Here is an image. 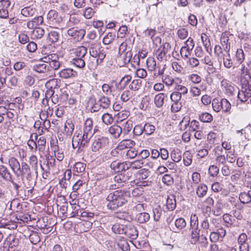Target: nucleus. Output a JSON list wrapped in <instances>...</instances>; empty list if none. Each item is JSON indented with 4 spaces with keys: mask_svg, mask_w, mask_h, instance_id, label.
<instances>
[{
    "mask_svg": "<svg viewBox=\"0 0 251 251\" xmlns=\"http://www.w3.org/2000/svg\"><path fill=\"white\" fill-rule=\"evenodd\" d=\"M162 209L160 206L153 209V213L154 221H158L159 220L162 214Z\"/></svg>",
    "mask_w": 251,
    "mask_h": 251,
    "instance_id": "obj_57",
    "label": "nucleus"
},
{
    "mask_svg": "<svg viewBox=\"0 0 251 251\" xmlns=\"http://www.w3.org/2000/svg\"><path fill=\"white\" fill-rule=\"evenodd\" d=\"M49 66L44 62H40L33 66V70L37 72L44 73L49 70Z\"/></svg>",
    "mask_w": 251,
    "mask_h": 251,
    "instance_id": "obj_23",
    "label": "nucleus"
},
{
    "mask_svg": "<svg viewBox=\"0 0 251 251\" xmlns=\"http://www.w3.org/2000/svg\"><path fill=\"white\" fill-rule=\"evenodd\" d=\"M61 98L60 100L65 104H69V105L74 104L76 101V99L73 96V95H60Z\"/></svg>",
    "mask_w": 251,
    "mask_h": 251,
    "instance_id": "obj_29",
    "label": "nucleus"
},
{
    "mask_svg": "<svg viewBox=\"0 0 251 251\" xmlns=\"http://www.w3.org/2000/svg\"><path fill=\"white\" fill-rule=\"evenodd\" d=\"M122 133L126 134L130 132L132 128L131 121H127L123 126Z\"/></svg>",
    "mask_w": 251,
    "mask_h": 251,
    "instance_id": "obj_49",
    "label": "nucleus"
},
{
    "mask_svg": "<svg viewBox=\"0 0 251 251\" xmlns=\"http://www.w3.org/2000/svg\"><path fill=\"white\" fill-rule=\"evenodd\" d=\"M219 169L217 166L211 165L208 169V173L213 177L216 176L219 173Z\"/></svg>",
    "mask_w": 251,
    "mask_h": 251,
    "instance_id": "obj_62",
    "label": "nucleus"
},
{
    "mask_svg": "<svg viewBox=\"0 0 251 251\" xmlns=\"http://www.w3.org/2000/svg\"><path fill=\"white\" fill-rule=\"evenodd\" d=\"M239 199L243 203H249L251 201V196L250 191L248 193L243 192L239 195Z\"/></svg>",
    "mask_w": 251,
    "mask_h": 251,
    "instance_id": "obj_30",
    "label": "nucleus"
},
{
    "mask_svg": "<svg viewBox=\"0 0 251 251\" xmlns=\"http://www.w3.org/2000/svg\"><path fill=\"white\" fill-rule=\"evenodd\" d=\"M59 37V34L58 32L55 30L50 31L48 34L49 39L51 43L56 42L58 40Z\"/></svg>",
    "mask_w": 251,
    "mask_h": 251,
    "instance_id": "obj_42",
    "label": "nucleus"
},
{
    "mask_svg": "<svg viewBox=\"0 0 251 251\" xmlns=\"http://www.w3.org/2000/svg\"><path fill=\"white\" fill-rule=\"evenodd\" d=\"M120 56L123 59V65H125L131 61L132 53L130 50H128L125 53H121L120 54Z\"/></svg>",
    "mask_w": 251,
    "mask_h": 251,
    "instance_id": "obj_35",
    "label": "nucleus"
},
{
    "mask_svg": "<svg viewBox=\"0 0 251 251\" xmlns=\"http://www.w3.org/2000/svg\"><path fill=\"white\" fill-rule=\"evenodd\" d=\"M12 74V70L11 68L6 67L4 70H2L1 79H3L4 82H5L6 78L7 76L11 75Z\"/></svg>",
    "mask_w": 251,
    "mask_h": 251,
    "instance_id": "obj_56",
    "label": "nucleus"
},
{
    "mask_svg": "<svg viewBox=\"0 0 251 251\" xmlns=\"http://www.w3.org/2000/svg\"><path fill=\"white\" fill-rule=\"evenodd\" d=\"M109 143V139L103 136H95L92 144V150L96 152L100 149L106 147Z\"/></svg>",
    "mask_w": 251,
    "mask_h": 251,
    "instance_id": "obj_4",
    "label": "nucleus"
},
{
    "mask_svg": "<svg viewBox=\"0 0 251 251\" xmlns=\"http://www.w3.org/2000/svg\"><path fill=\"white\" fill-rule=\"evenodd\" d=\"M166 207L170 211L175 209L176 207V201L174 195H170L168 197L166 201Z\"/></svg>",
    "mask_w": 251,
    "mask_h": 251,
    "instance_id": "obj_22",
    "label": "nucleus"
},
{
    "mask_svg": "<svg viewBox=\"0 0 251 251\" xmlns=\"http://www.w3.org/2000/svg\"><path fill=\"white\" fill-rule=\"evenodd\" d=\"M102 122L106 125H108L113 122V118L111 115L108 113H104L102 116Z\"/></svg>",
    "mask_w": 251,
    "mask_h": 251,
    "instance_id": "obj_54",
    "label": "nucleus"
},
{
    "mask_svg": "<svg viewBox=\"0 0 251 251\" xmlns=\"http://www.w3.org/2000/svg\"><path fill=\"white\" fill-rule=\"evenodd\" d=\"M191 232V240L190 242L193 244H196V243L200 239L201 232L199 228H190Z\"/></svg>",
    "mask_w": 251,
    "mask_h": 251,
    "instance_id": "obj_17",
    "label": "nucleus"
},
{
    "mask_svg": "<svg viewBox=\"0 0 251 251\" xmlns=\"http://www.w3.org/2000/svg\"><path fill=\"white\" fill-rule=\"evenodd\" d=\"M200 120L203 123H209L213 120L212 116L208 113H203L199 116Z\"/></svg>",
    "mask_w": 251,
    "mask_h": 251,
    "instance_id": "obj_44",
    "label": "nucleus"
},
{
    "mask_svg": "<svg viewBox=\"0 0 251 251\" xmlns=\"http://www.w3.org/2000/svg\"><path fill=\"white\" fill-rule=\"evenodd\" d=\"M118 245L123 251H128L130 250L129 245L127 242L125 240L121 241L118 243Z\"/></svg>",
    "mask_w": 251,
    "mask_h": 251,
    "instance_id": "obj_60",
    "label": "nucleus"
},
{
    "mask_svg": "<svg viewBox=\"0 0 251 251\" xmlns=\"http://www.w3.org/2000/svg\"><path fill=\"white\" fill-rule=\"evenodd\" d=\"M99 103L104 109L107 108L110 104L109 98L103 95L99 98Z\"/></svg>",
    "mask_w": 251,
    "mask_h": 251,
    "instance_id": "obj_33",
    "label": "nucleus"
},
{
    "mask_svg": "<svg viewBox=\"0 0 251 251\" xmlns=\"http://www.w3.org/2000/svg\"><path fill=\"white\" fill-rule=\"evenodd\" d=\"M109 133L114 138H117L122 133V127L117 125H113L108 129Z\"/></svg>",
    "mask_w": 251,
    "mask_h": 251,
    "instance_id": "obj_18",
    "label": "nucleus"
},
{
    "mask_svg": "<svg viewBox=\"0 0 251 251\" xmlns=\"http://www.w3.org/2000/svg\"><path fill=\"white\" fill-rule=\"evenodd\" d=\"M146 64L150 70L154 71L155 70L156 63L154 58H148L146 61Z\"/></svg>",
    "mask_w": 251,
    "mask_h": 251,
    "instance_id": "obj_46",
    "label": "nucleus"
},
{
    "mask_svg": "<svg viewBox=\"0 0 251 251\" xmlns=\"http://www.w3.org/2000/svg\"><path fill=\"white\" fill-rule=\"evenodd\" d=\"M223 91L225 93L233 94L234 93L240 94V91L235 88L230 83H228L226 81L223 80L221 82Z\"/></svg>",
    "mask_w": 251,
    "mask_h": 251,
    "instance_id": "obj_12",
    "label": "nucleus"
},
{
    "mask_svg": "<svg viewBox=\"0 0 251 251\" xmlns=\"http://www.w3.org/2000/svg\"><path fill=\"white\" fill-rule=\"evenodd\" d=\"M59 58L58 55L56 54H50L43 57V59L44 63H48L50 65L55 59H59Z\"/></svg>",
    "mask_w": 251,
    "mask_h": 251,
    "instance_id": "obj_43",
    "label": "nucleus"
},
{
    "mask_svg": "<svg viewBox=\"0 0 251 251\" xmlns=\"http://www.w3.org/2000/svg\"><path fill=\"white\" fill-rule=\"evenodd\" d=\"M90 55L93 57H97L101 50L99 45L96 43H90L88 46Z\"/></svg>",
    "mask_w": 251,
    "mask_h": 251,
    "instance_id": "obj_19",
    "label": "nucleus"
},
{
    "mask_svg": "<svg viewBox=\"0 0 251 251\" xmlns=\"http://www.w3.org/2000/svg\"><path fill=\"white\" fill-rule=\"evenodd\" d=\"M116 38V35L111 33L109 32L103 39V43L105 45H109L110 44L113 40H115Z\"/></svg>",
    "mask_w": 251,
    "mask_h": 251,
    "instance_id": "obj_45",
    "label": "nucleus"
},
{
    "mask_svg": "<svg viewBox=\"0 0 251 251\" xmlns=\"http://www.w3.org/2000/svg\"><path fill=\"white\" fill-rule=\"evenodd\" d=\"M229 39L227 37L223 36L221 38V44L223 47L224 50L227 54V56L229 57L230 43L228 42Z\"/></svg>",
    "mask_w": 251,
    "mask_h": 251,
    "instance_id": "obj_34",
    "label": "nucleus"
},
{
    "mask_svg": "<svg viewBox=\"0 0 251 251\" xmlns=\"http://www.w3.org/2000/svg\"><path fill=\"white\" fill-rule=\"evenodd\" d=\"M8 163L13 172L18 176V170L21 166L18 159L14 157H10L8 160Z\"/></svg>",
    "mask_w": 251,
    "mask_h": 251,
    "instance_id": "obj_13",
    "label": "nucleus"
},
{
    "mask_svg": "<svg viewBox=\"0 0 251 251\" xmlns=\"http://www.w3.org/2000/svg\"><path fill=\"white\" fill-rule=\"evenodd\" d=\"M44 30L40 27L35 28L32 31L31 36L33 39H41L44 35Z\"/></svg>",
    "mask_w": 251,
    "mask_h": 251,
    "instance_id": "obj_25",
    "label": "nucleus"
},
{
    "mask_svg": "<svg viewBox=\"0 0 251 251\" xmlns=\"http://www.w3.org/2000/svg\"><path fill=\"white\" fill-rule=\"evenodd\" d=\"M84 58L75 57L73 58L71 62L79 68H83L85 66Z\"/></svg>",
    "mask_w": 251,
    "mask_h": 251,
    "instance_id": "obj_36",
    "label": "nucleus"
},
{
    "mask_svg": "<svg viewBox=\"0 0 251 251\" xmlns=\"http://www.w3.org/2000/svg\"><path fill=\"white\" fill-rule=\"evenodd\" d=\"M175 226L178 229H182L186 226V223L183 218H179L176 220Z\"/></svg>",
    "mask_w": 251,
    "mask_h": 251,
    "instance_id": "obj_52",
    "label": "nucleus"
},
{
    "mask_svg": "<svg viewBox=\"0 0 251 251\" xmlns=\"http://www.w3.org/2000/svg\"><path fill=\"white\" fill-rule=\"evenodd\" d=\"M94 133L95 129H93V120L91 118H87L84 124L81 144L84 145L85 143H88Z\"/></svg>",
    "mask_w": 251,
    "mask_h": 251,
    "instance_id": "obj_3",
    "label": "nucleus"
},
{
    "mask_svg": "<svg viewBox=\"0 0 251 251\" xmlns=\"http://www.w3.org/2000/svg\"><path fill=\"white\" fill-rule=\"evenodd\" d=\"M199 228L198 217L196 214H192L190 217V227Z\"/></svg>",
    "mask_w": 251,
    "mask_h": 251,
    "instance_id": "obj_39",
    "label": "nucleus"
},
{
    "mask_svg": "<svg viewBox=\"0 0 251 251\" xmlns=\"http://www.w3.org/2000/svg\"><path fill=\"white\" fill-rule=\"evenodd\" d=\"M188 79L194 83H199L201 80V78L200 76L194 74L189 75L188 76Z\"/></svg>",
    "mask_w": 251,
    "mask_h": 251,
    "instance_id": "obj_64",
    "label": "nucleus"
},
{
    "mask_svg": "<svg viewBox=\"0 0 251 251\" xmlns=\"http://www.w3.org/2000/svg\"><path fill=\"white\" fill-rule=\"evenodd\" d=\"M137 221L140 223H145L150 219V216L146 212L140 213L136 215Z\"/></svg>",
    "mask_w": 251,
    "mask_h": 251,
    "instance_id": "obj_31",
    "label": "nucleus"
},
{
    "mask_svg": "<svg viewBox=\"0 0 251 251\" xmlns=\"http://www.w3.org/2000/svg\"><path fill=\"white\" fill-rule=\"evenodd\" d=\"M149 173L148 169H144L140 170L137 175L139 179L144 180L149 176Z\"/></svg>",
    "mask_w": 251,
    "mask_h": 251,
    "instance_id": "obj_53",
    "label": "nucleus"
},
{
    "mask_svg": "<svg viewBox=\"0 0 251 251\" xmlns=\"http://www.w3.org/2000/svg\"><path fill=\"white\" fill-rule=\"evenodd\" d=\"M164 95H155L154 102L158 107H161L164 103Z\"/></svg>",
    "mask_w": 251,
    "mask_h": 251,
    "instance_id": "obj_55",
    "label": "nucleus"
},
{
    "mask_svg": "<svg viewBox=\"0 0 251 251\" xmlns=\"http://www.w3.org/2000/svg\"><path fill=\"white\" fill-rule=\"evenodd\" d=\"M144 132H145V133L146 134L151 135L154 132V131L155 130V127L152 125H151L149 123H146L144 125Z\"/></svg>",
    "mask_w": 251,
    "mask_h": 251,
    "instance_id": "obj_51",
    "label": "nucleus"
},
{
    "mask_svg": "<svg viewBox=\"0 0 251 251\" xmlns=\"http://www.w3.org/2000/svg\"><path fill=\"white\" fill-rule=\"evenodd\" d=\"M18 172H19L20 175L24 177L25 175H29V174L31 173L29 166L25 162L22 163L21 166H20Z\"/></svg>",
    "mask_w": 251,
    "mask_h": 251,
    "instance_id": "obj_26",
    "label": "nucleus"
},
{
    "mask_svg": "<svg viewBox=\"0 0 251 251\" xmlns=\"http://www.w3.org/2000/svg\"><path fill=\"white\" fill-rule=\"evenodd\" d=\"M236 59L237 61L240 64H241L245 60V54L242 49L237 50L236 52Z\"/></svg>",
    "mask_w": 251,
    "mask_h": 251,
    "instance_id": "obj_47",
    "label": "nucleus"
},
{
    "mask_svg": "<svg viewBox=\"0 0 251 251\" xmlns=\"http://www.w3.org/2000/svg\"><path fill=\"white\" fill-rule=\"evenodd\" d=\"M171 157L174 162H178L181 159V152L178 150H174L171 153Z\"/></svg>",
    "mask_w": 251,
    "mask_h": 251,
    "instance_id": "obj_37",
    "label": "nucleus"
},
{
    "mask_svg": "<svg viewBox=\"0 0 251 251\" xmlns=\"http://www.w3.org/2000/svg\"><path fill=\"white\" fill-rule=\"evenodd\" d=\"M183 162L186 166H188L192 163V155L189 151H186L184 153Z\"/></svg>",
    "mask_w": 251,
    "mask_h": 251,
    "instance_id": "obj_41",
    "label": "nucleus"
},
{
    "mask_svg": "<svg viewBox=\"0 0 251 251\" xmlns=\"http://www.w3.org/2000/svg\"><path fill=\"white\" fill-rule=\"evenodd\" d=\"M36 12L35 8L31 7H26L21 10V14L25 17L33 16Z\"/></svg>",
    "mask_w": 251,
    "mask_h": 251,
    "instance_id": "obj_27",
    "label": "nucleus"
},
{
    "mask_svg": "<svg viewBox=\"0 0 251 251\" xmlns=\"http://www.w3.org/2000/svg\"><path fill=\"white\" fill-rule=\"evenodd\" d=\"M126 226L123 225L116 224L112 227V231L116 234H125Z\"/></svg>",
    "mask_w": 251,
    "mask_h": 251,
    "instance_id": "obj_32",
    "label": "nucleus"
},
{
    "mask_svg": "<svg viewBox=\"0 0 251 251\" xmlns=\"http://www.w3.org/2000/svg\"><path fill=\"white\" fill-rule=\"evenodd\" d=\"M126 193L121 190H116L110 193L107 197L106 200L108 201L107 206L108 209L112 210L117 209L127 202Z\"/></svg>",
    "mask_w": 251,
    "mask_h": 251,
    "instance_id": "obj_1",
    "label": "nucleus"
},
{
    "mask_svg": "<svg viewBox=\"0 0 251 251\" xmlns=\"http://www.w3.org/2000/svg\"><path fill=\"white\" fill-rule=\"evenodd\" d=\"M128 142L132 144L133 141L130 140H123L121 142L117 147L111 151L110 154L113 156L115 157H124V148L126 146L129 145Z\"/></svg>",
    "mask_w": 251,
    "mask_h": 251,
    "instance_id": "obj_5",
    "label": "nucleus"
},
{
    "mask_svg": "<svg viewBox=\"0 0 251 251\" xmlns=\"http://www.w3.org/2000/svg\"><path fill=\"white\" fill-rule=\"evenodd\" d=\"M127 146L124 148V156L129 158H133L136 156L138 151L134 148L128 149Z\"/></svg>",
    "mask_w": 251,
    "mask_h": 251,
    "instance_id": "obj_28",
    "label": "nucleus"
},
{
    "mask_svg": "<svg viewBox=\"0 0 251 251\" xmlns=\"http://www.w3.org/2000/svg\"><path fill=\"white\" fill-rule=\"evenodd\" d=\"M95 13V11L91 7H87L85 8L83 15L86 19L91 18Z\"/></svg>",
    "mask_w": 251,
    "mask_h": 251,
    "instance_id": "obj_63",
    "label": "nucleus"
},
{
    "mask_svg": "<svg viewBox=\"0 0 251 251\" xmlns=\"http://www.w3.org/2000/svg\"><path fill=\"white\" fill-rule=\"evenodd\" d=\"M46 92L45 94H54L57 92L59 87L57 85V80L56 79H52L48 81L45 84Z\"/></svg>",
    "mask_w": 251,
    "mask_h": 251,
    "instance_id": "obj_8",
    "label": "nucleus"
},
{
    "mask_svg": "<svg viewBox=\"0 0 251 251\" xmlns=\"http://www.w3.org/2000/svg\"><path fill=\"white\" fill-rule=\"evenodd\" d=\"M162 181L165 184L168 186H171L174 183L173 177L168 174H166L162 177Z\"/></svg>",
    "mask_w": 251,
    "mask_h": 251,
    "instance_id": "obj_50",
    "label": "nucleus"
},
{
    "mask_svg": "<svg viewBox=\"0 0 251 251\" xmlns=\"http://www.w3.org/2000/svg\"><path fill=\"white\" fill-rule=\"evenodd\" d=\"M101 89L104 93L107 94L113 92V90L114 89V87L112 85H110L106 83L101 86Z\"/></svg>",
    "mask_w": 251,
    "mask_h": 251,
    "instance_id": "obj_59",
    "label": "nucleus"
},
{
    "mask_svg": "<svg viewBox=\"0 0 251 251\" xmlns=\"http://www.w3.org/2000/svg\"><path fill=\"white\" fill-rule=\"evenodd\" d=\"M47 18L48 23L51 25L59 24L62 21L61 17L55 10H50L47 14Z\"/></svg>",
    "mask_w": 251,
    "mask_h": 251,
    "instance_id": "obj_7",
    "label": "nucleus"
},
{
    "mask_svg": "<svg viewBox=\"0 0 251 251\" xmlns=\"http://www.w3.org/2000/svg\"><path fill=\"white\" fill-rule=\"evenodd\" d=\"M231 108V105L228 101L226 99L220 100V110L225 112H227Z\"/></svg>",
    "mask_w": 251,
    "mask_h": 251,
    "instance_id": "obj_40",
    "label": "nucleus"
},
{
    "mask_svg": "<svg viewBox=\"0 0 251 251\" xmlns=\"http://www.w3.org/2000/svg\"><path fill=\"white\" fill-rule=\"evenodd\" d=\"M92 226L91 221L83 220L82 222H79L75 226L77 232L82 233L86 232L91 228Z\"/></svg>",
    "mask_w": 251,
    "mask_h": 251,
    "instance_id": "obj_9",
    "label": "nucleus"
},
{
    "mask_svg": "<svg viewBox=\"0 0 251 251\" xmlns=\"http://www.w3.org/2000/svg\"><path fill=\"white\" fill-rule=\"evenodd\" d=\"M110 168L115 172L119 173L127 170L129 166L124 162L121 163L117 161H114L111 163Z\"/></svg>",
    "mask_w": 251,
    "mask_h": 251,
    "instance_id": "obj_10",
    "label": "nucleus"
},
{
    "mask_svg": "<svg viewBox=\"0 0 251 251\" xmlns=\"http://www.w3.org/2000/svg\"><path fill=\"white\" fill-rule=\"evenodd\" d=\"M223 62L225 67L227 68H230L232 66V62L231 61L230 57H228L227 54L223 55Z\"/></svg>",
    "mask_w": 251,
    "mask_h": 251,
    "instance_id": "obj_61",
    "label": "nucleus"
},
{
    "mask_svg": "<svg viewBox=\"0 0 251 251\" xmlns=\"http://www.w3.org/2000/svg\"><path fill=\"white\" fill-rule=\"evenodd\" d=\"M0 176L6 181L11 180L13 178L9 170L3 165H0Z\"/></svg>",
    "mask_w": 251,
    "mask_h": 251,
    "instance_id": "obj_16",
    "label": "nucleus"
},
{
    "mask_svg": "<svg viewBox=\"0 0 251 251\" xmlns=\"http://www.w3.org/2000/svg\"><path fill=\"white\" fill-rule=\"evenodd\" d=\"M87 52V48L84 46H80L76 48L74 51V54L76 57L84 58Z\"/></svg>",
    "mask_w": 251,
    "mask_h": 251,
    "instance_id": "obj_24",
    "label": "nucleus"
},
{
    "mask_svg": "<svg viewBox=\"0 0 251 251\" xmlns=\"http://www.w3.org/2000/svg\"><path fill=\"white\" fill-rule=\"evenodd\" d=\"M74 125L71 120L66 121L64 126V132L67 136L70 137L74 130Z\"/></svg>",
    "mask_w": 251,
    "mask_h": 251,
    "instance_id": "obj_20",
    "label": "nucleus"
},
{
    "mask_svg": "<svg viewBox=\"0 0 251 251\" xmlns=\"http://www.w3.org/2000/svg\"><path fill=\"white\" fill-rule=\"evenodd\" d=\"M86 164L81 162L75 163L74 165V170L77 173H82L85 170Z\"/></svg>",
    "mask_w": 251,
    "mask_h": 251,
    "instance_id": "obj_48",
    "label": "nucleus"
},
{
    "mask_svg": "<svg viewBox=\"0 0 251 251\" xmlns=\"http://www.w3.org/2000/svg\"><path fill=\"white\" fill-rule=\"evenodd\" d=\"M138 231L133 226H126L125 234L131 239H135L138 237Z\"/></svg>",
    "mask_w": 251,
    "mask_h": 251,
    "instance_id": "obj_15",
    "label": "nucleus"
},
{
    "mask_svg": "<svg viewBox=\"0 0 251 251\" xmlns=\"http://www.w3.org/2000/svg\"><path fill=\"white\" fill-rule=\"evenodd\" d=\"M59 75L62 79H68L75 77L77 75V72L72 69L66 68L60 71Z\"/></svg>",
    "mask_w": 251,
    "mask_h": 251,
    "instance_id": "obj_11",
    "label": "nucleus"
},
{
    "mask_svg": "<svg viewBox=\"0 0 251 251\" xmlns=\"http://www.w3.org/2000/svg\"><path fill=\"white\" fill-rule=\"evenodd\" d=\"M207 190V186L204 184L201 183L196 189V194L199 198H203L206 194Z\"/></svg>",
    "mask_w": 251,
    "mask_h": 251,
    "instance_id": "obj_21",
    "label": "nucleus"
},
{
    "mask_svg": "<svg viewBox=\"0 0 251 251\" xmlns=\"http://www.w3.org/2000/svg\"><path fill=\"white\" fill-rule=\"evenodd\" d=\"M145 163L143 160L138 159L130 162L129 168L132 170H136L140 169L143 167V164Z\"/></svg>",
    "mask_w": 251,
    "mask_h": 251,
    "instance_id": "obj_38",
    "label": "nucleus"
},
{
    "mask_svg": "<svg viewBox=\"0 0 251 251\" xmlns=\"http://www.w3.org/2000/svg\"><path fill=\"white\" fill-rule=\"evenodd\" d=\"M129 178L127 176H125V175H123L122 174H118L114 178V181L119 183H121L122 182H126L128 180Z\"/></svg>",
    "mask_w": 251,
    "mask_h": 251,
    "instance_id": "obj_58",
    "label": "nucleus"
},
{
    "mask_svg": "<svg viewBox=\"0 0 251 251\" xmlns=\"http://www.w3.org/2000/svg\"><path fill=\"white\" fill-rule=\"evenodd\" d=\"M241 92L244 94H251V75L249 68L242 65L241 70Z\"/></svg>",
    "mask_w": 251,
    "mask_h": 251,
    "instance_id": "obj_2",
    "label": "nucleus"
},
{
    "mask_svg": "<svg viewBox=\"0 0 251 251\" xmlns=\"http://www.w3.org/2000/svg\"><path fill=\"white\" fill-rule=\"evenodd\" d=\"M199 229L201 233L209 234L212 230L208 219L206 218L201 221Z\"/></svg>",
    "mask_w": 251,
    "mask_h": 251,
    "instance_id": "obj_14",
    "label": "nucleus"
},
{
    "mask_svg": "<svg viewBox=\"0 0 251 251\" xmlns=\"http://www.w3.org/2000/svg\"><path fill=\"white\" fill-rule=\"evenodd\" d=\"M67 33L69 36L73 38L75 42H78L84 38L85 34V30L83 29L72 27L68 30Z\"/></svg>",
    "mask_w": 251,
    "mask_h": 251,
    "instance_id": "obj_6",
    "label": "nucleus"
}]
</instances>
